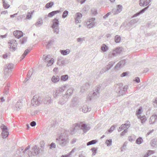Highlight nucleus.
I'll list each match as a JSON object with an SVG mask.
<instances>
[{
    "label": "nucleus",
    "instance_id": "20e7f679",
    "mask_svg": "<svg viewBox=\"0 0 157 157\" xmlns=\"http://www.w3.org/2000/svg\"><path fill=\"white\" fill-rule=\"evenodd\" d=\"M68 84H66L56 89L55 93L54 94V97L56 98L59 95L60 93L64 92L66 89L68 87Z\"/></svg>",
    "mask_w": 157,
    "mask_h": 157
},
{
    "label": "nucleus",
    "instance_id": "a19ab883",
    "mask_svg": "<svg viewBox=\"0 0 157 157\" xmlns=\"http://www.w3.org/2000/svg\"><path fill=\"white\" fill-rule=\"evenodd\" d=\"M97 142V141L96 140H93L87 143V145L89 146L95 144Z\"/></svg>",
    "mask_w": 157,
    "mask_h": 157
},
{
    "label": "nucleus",
    "instance_id": "9b49d317",
    "mask_svg": "<svg viewBox=\"0 0 157 157\" xmlns=\"http://www.w3.org/2000/svg\"><path fill=\"white\" fill-rule=\"evenodd\" d=\"M117 9H113L112 10V13L113 14H116L121 12L122 10V6L121 5H118L117 6Z\"/></svg>",
    "mask_w": 157,
    "mask_h": 157
},
{
    "label": "nucleus",
    "instance_id": "e433bc0d",
    "mask_svg": "<svg viewBox=\"0 0 157 157\" xmlns=\"http://www.w3.org/2000/svg\"><path fill=\"white\" fill-rule=\"evenodd\" d=\"M9 43H10L11 44V46H16L17 44L16 41L15 40H11L8 42Z\"/></svg>",
    "mask_w": 157,
    "mask_h": 157
},
{
    "label": "nucleus",
    "instance_id": "0e129e2a",
    "mask_svg": "<svg viewBox=\"0 0 157 157\" xmlns=\"http://www.w3.org/2000/svg\"><path fill=\"white\" fill-rule=\"evenodd\" d=\"M124 124H125V126L126 127L127 126L129 127L130 125V123L129 121H126L125 123Z\"/></svg>",
    "mask_w": 157,
    "mask_h": 157
},
{
    "label": "nucleus",
    "instance_id": "680f3d73",
    "mask_svg": "<svg viewBox=\"0 0 157 157\" xmlns=\"http://www.w3.org/2000/svg\"><path fill=\"white\" fill-rule=\"evenodd\" d=\"M10 87V84L9 83L7 84L6 86H5V90H8L9 87Z\"/></svg>",
    "mask_w": 157,
    "mask_h": 157
},
{
    "label": "nucleus",
    "instance_id": "58836bf2",
    "mask_svg": "<svg viewBox=\"0 0 157 157\" xmlns=\"http://www.w3.org/2000/svg\"><path fill=\"white\" fill-rule=\"evenodd\" d=\"M143 139L142 137H139L137 139L136 141V144H140L143 142Z\"/></svg>",
    "mask_w": 157,
    "mask_h": 157
},
{
    "label": "nucleus",
    "instance_id": "bf43d9fd",
    "mask_svg": "<svg viewBox=\"0 0 157 157\" xmlns=\"http://www.w3.org/2000/svg\"><path fill=\"white\" fill-rule=\"evenodd\" d=\"M31 14L29 12L26 15V18L27 19H30L31 18Z\"/></svg>",
    "mask_w": 157,
    "mask_h": 157
},
{
    "label": "nucleus",
    "instance_id": "c03bdc74",
    "mask_svg": "<svg viewBox=\"0 0 157 157\" xmlns=\"http://www.w3.org/2000/svg\"><path fill=\"white\" fill-rule=\"evenodd\" d=\"M153 151H148L144 155L143 157H148L151 155L153 154Z\"/></svg>",
    "mask_w": 157,
    "mask_h": 157
},
{
    "label": "nucleus",
    "instance_id": "6ab92c4d",
    "mask_svg": "<svg viewBox=\"0 0 157 157\" xmlns=\"http://www.w3.org/2000/svg\"><path fill=\"white\" fill-rule=\"evenodd\" d=\"M151 0H140L139 1V5L140 6H145L148 5Z\"/></svg>",
    "mask_w": 157,
    "mask_h": 157
},
{
    "label": "nucleus",
    "instance_id": "5fc2aeb1",
    "mask_svg": "<svg viewBox=\"0 0 157 157\" xmlns=\"http://www.w3.org/2000/svg\"><path fill=\"white\" fill-rule=\"evenodd\" d=\"M153 105L155 107H157V97L155 98V99L153 100Z\"/></svg>",
    "mask_w": 157,
    "mask_h": 157
},
{
    "label": "nucleus",
    "instance_id": "2eb2a0df",
    "mask_svg": "<svg viewBox=\"0 0 157 157\" xmlns=\"http://www.w3.org/2000/svg\"><path fill=\"white\" fill-rule=\"evenodd\" d=\"M115 63V62L113 61L109 62L107 66L103 69V70L104 72L108 71L113 66Z\"/></svg>",
    "mask_w": 157,
    "mask_h": 157
},
{
    "label": "nucleus",
    "instance_id": "ddd939ff",
    "mask_svg": "<svg viewBox=\"0 0 157 157\" xmlns=\"http://www.w3.org/2000/svg\"><path fill=\"white\" fill-rule=\"evenodd\" d=\"M126 63L125 59L122 60L117 63L115 67V68L117 70H119L121 68L123 67Z\"/></svg>",
    "mask_w": 157,
    "mask_h": 157
},
{
    "label": "nucleus",
    "instance_id": "b1692460",
    "mask_svg": "<svg viewBox=\"0 0 157 157\" xmlns=\"http://www.w3.org/2000/svg\"><path fill=\"white\" fill-rule=\"evenodd\" d=\"M53 24L52 26V28L59 27V21L58 20L55 18L52 21Z\"/></svg>",
    "mask_w": 157,
    "mask_h": 157
},
{
    "label": "nucleus",
    "instance_id": "49530a36",
    "mask_svg": "<svg viewBox=\"0 0 157 157\" xmlns=\"http://www.w3.org/2000/svg\"><path fill=\"white\" fill-rule=\"evenodd\" d=\"M139 118L140 119L141 122L142 123H144L146 120V117L145 116H140V117Z\"/></svg>",
    "mask_w": 157,
    "mask_h": 157
},
{
    "label": "nucleus",
    "instance_id": "6e6d98bb",
    "mask_svg": "<svg viewBox=\"0 0 157 157\" xmlns=\"http://www.w3.org/2000/svg\"><path fill=\"white\" fill-rule=\"evenodd\" d=\"M115 127L114 125L111 126L110 128L109 129L108 132L109 133L112 132L115 129Z\"/></svg>",
    "mask_w": 157,
    "mask_h": 157
},
{
    "label": "nucleus",
    "instance_id": "393cba45",
    "mask_svg": "<svg viewBox=\"0 0 157 157\" xmlns=\"http://www.w3.org/2000/svg\"><path fill=\"white\" fill-rule=\"evenodd\" d=\"M60 80V78L58 76L53 75L51 78L52 81L54 83L58 82Z\"/></svg>",
    "mask_w": 157,
    "mask_h": 157
},
{
    "label": "nucleus",
    "instance_id": "f03ea898",
    "mask_svg": "<svg viewBox=\"0 0 157 157\" xmlns=\"http://www.w3.org/2000/svg\"><path fill=\"white\" fill-rule=\"evenodd\" d=\"M13 67V65L9 63L7 65L4 69V77L6 78H9L11 75L12 70Z\"/></svg>",
    "mask_w": 157,
    "mask_h": 157
},
{
    "label": "nucleus",
    "instance_id": "79ce46f5",
    "mask_svg": "<svg viewBox=\"0 0 157 157\" xmlns=\"http://www.w3.org/2000/svg\"><path fill=\"white\" fill-rule=\"evenodd\" d=\"M142 108L141 107H140L139 109H138V111H137L136 112V114L137 117H138V118H139L140 117L141 115H140L141 113L142 112Z\"/></svg>",
    "mask_w": 157,
    "mask_h": 157
},
{
    "label": "nucleus",
    "instance_id": "72a5a7b5",
    "mask_svg": "<svg viewBox=\"0 0 157 157\" xmlns=\"http://www.w3.org/2000/svg\"><path fill=\"white\" fill-rule=\"evenodd\" d=\"M68 76L67 75H65L61 76L60 80L61 81H66L67 80Z\"/></svg>",
    "mask_w": 157,
    "mask_h": 157
},
{
    "label": "nucleus",
    "instance_id": "aec40b11",
    "mask_svg": "<svg viewBox=\"0 0 157 157\" xmlns=\"http://www.w3.org/2000/svg\"><path fill=\"white\" fill-rule=\"evenodd\" d=\"M13 35L16 38L19 39L23 36V33L21 31L17 30L14 31Z\"/></svg>",
    "mask_w": 157,
    "mask_h": 157
},
{
    "label": "nucleus",
    "instance_id": "774afa93",
    "mask_svg": "<svg viewBox=\"0 0 157 157\" xmlns=\"http://www.w3.org/2000/svg\"><path fill=\"white\" fill-rule=\"evenodd\" d=\"M111 13H112V11L108 13L104 16L103 18H107L108 17V16H109V15H110L111 14Z\"/></svg>",
    "mask_w": 157,
    "mask_h": 157
},
{
    "label": "nucleus",
    "instance_id": "a211bd4d",
    "mask_svg": "<svg viewBox=\"0 0 157 157\" xmlns=\"http://www.w3.org/2000/svg\"><path fill=\"white\" fill-rule=\"evenodd\" d=\"M137 22V21L136 20L133 19L131 20L130 22L127 25V27H129V29H132V28L134 27L136 25L135 24Z\"/></svg>",
    "mask_w": 157,
    "mask_h": 157
},
{
    "label": "nucleus",
    "instance_id": "0eeeda50",
    "mask_svg": "<svg viewBox=\"0 0 157 157\" xmlns=\"http://www.w3.org/2000/svg\"><path fill=\"white\" fill-rule=\"evenodd\" d=\"M41 147L40 148L37 147L36 145H35L34 146L32 149V150L34 152V153H33V155H36L43 152L44 146L43 145H41Z\"/></svg>",
    "mask_w": 157,
    "mask_h": 157
},
{
    "label": "nucleus",
    "instance_id": "4468645a",
    "mask_svg": "<svg viewBox=\"0 0 157 157\" xmlns=\"http://www.w3.org/2000/svg\"><path fill=\"white\" fill-rule=\"evenodd\" d=\"M95 20V18H92L89 20V21L87 23V25L88 28L89 29L93 27L95 25L94 21Z\"/></svg>",
    "mask_w": 157,
    "mask_h": 157
},
{
    "label": "nucleus",
    "instance_id": "ea45409f",
    "mask_svg": "<svg viewBox=\"0 0 157 157\" xmlns=\"http://www.w3.org/2000/svg\"><path fill=\"white\" fill-rule=\"evenodd\" d=\"M121 40L120 36L118 35H116L115 37V41L116 43H119Z\"/></svg>",
    "mask_w": 157,
    "mask_h": 157
},
{
    "label": "nucleus",
    "instance_id": "a18cd8bd",
    "mask_svg": "<svg viewBox=\"0 0 157 157\" xmlns=\"http://www.w3.org/2000/svg\"><path fill=\"white\" fill-rule=\"evenodd\" d=\"M54 4V3L52 2H50L47 3L45 6V7L47 8H49L51 7Z\"/></svg>",
    "mask_w": 157,
    "mask_h": 157
},
{
    "label": "nucleus",
    "instance_id": "412c9836",
    "mask_svg": "<svg viewBox=\"0 0 157 157\" xmlns=\"http://www.w3.org/2000/svg\"><path fill=\"white\" fill-rule=\"evenodd\" d=\"M157 120V116L155 115H153L150 118L149 123L150 124H152L155 123Z\"/></svg>",
    "mask_w": 157,
    "mask_h": 157
},
{
    "label": "nucleus",
    "instance_id": "473e14b6",
    "mask_svg": "<svg viewBox=\"0 0 157 157\" xmlns=\"http://www.w3.org/2000/svg\"><path fill=\"white\" fill-rule=\"evenodd\" d=\"M43 59L45 61H48L51 59V56L48 55H44L43 57Z\"/></svg>",
    "mask_w": 157,
    "mask_h": 157
},
{
    "label": "nucleus",
    "instance_id": "338daca9",
    "mask_svg": "<svg viewBox=\"0 0 157 157\" xmlns=\"http://www.w3.org/2000/svg\"><path fill=\"white\" fill-rule=\"evenodd\" d=\"M36 123L34 121H32L30 124V125L32 127H34L36 125Z\"/></svg>",
    "mask_w": 157,
    "mask_h": 157
},
{
    "label": "nucleus",
    "instance_id": "37998d69",
    "mask_svg": "<svg viewBox=\"0 0 157 157\" xmlns=\"http://www.w3.org/2000/svg\"><path fill=\"white\" fill-rule=\"evenodd\" d=\"M112 139L107 140L105 141V144L108 147H109L111 146L112 144Z\"/></svg>",
    "mask_w": 157,
    "mask_h": 157
},
{
    "label": "nucleus",
    "instance_id": "5701e85b",
    "mask_svg": "<svg viewBox=\"0 0 157 157\" xmlns=\"http://www.w3.org/2000/svg\"><path fill=\"white\" fill-rule=\"evenodd\" d=\"M56 63L57 65L59 66L64 65L65 61L63 58L59 57Z\"/></svg>",
    "mask_w": 157,
    "mask_h": 157
},
{
    "label": "nucleus",
    "instance_id": "1a4fd4ad",
    "mask_svg": "<svg viewBox=\"0 0 157 157\" xmlns=\"http://www.w3.org/2000/svg\"><path fill=\"white\" fill-rule=\"evenodd\" d=\"M40 100L39 97L37 95H34L32 99L31 103L32 105L33 106H36L39 105L40 104Z\"/></svg>",
    "mask_w": 157,
    "mask_h": 157
},
{
    "label": "nucleus",
    "instance_id": "cd10ccee",
    "mask_svg": "<svg viewBox=\"0 0 157 157\" xmlns=\"http://www.w3.org/2000/svg\"><path fill=\"white\" fill-rule=\"evenodd\" d=\"M149 8V6H148L144 9H142V10H140L139 12L137 13H136L133 16V17H136L140 14H142L145 11L147 10L148 8Z\"/></svg>",
    "mask_w": 157,
    "mask_h": 157
},
{
    "label": "nucleus",
    "instance_id": "e2e57ef3",
    "mask_svg": "<svg viewBox=\"0 0 157 157\" xmlns=\"http://www.w3.org/2000/svg\"><path fill=\"white\" fill-rule=\"evenodd\" d=\"M84 38H79L77 39V40L78 42H82V41L84 40Z\"/></svg>",
    "mask_w": 157,
    "mask_h": 157
},
{
    "label": "nucleus",
    "instance_id": "7ed1b4c3",
    "mask_svg": "<svg viewBox=\"0 0 157 157\" xmlns=\"http://www.w3.org/2000/svg\"><path fill=\"white\" fill-rule=\"evenodd\" d=\"M57 143L62 146H65L69 142V140L67 137L59 136L58 139H56Z\"/></svg>",
    "mask_w": 157,
    "mask_h": 157
},
{
    "label": "nucleus",
    "instance_id": "2f4dec72",
    "mask_svg": "<svg viewBox=\"0 0 157 157\" xmlns=\"http://www.w3.org/2000/svg\"><path fill=\"white\" fill-rule=\"evenodd\" d=\"M31 49L28 48L26 49L24 52L21 56V59H23L30 52Z\"/></svg>",
    "mask_w": 157,
    "mask_h": 157
},
{
    "label": "nucleus",
    "instance_id": "4be33fe9",
    "mask_svg": "<svg viewBox=\"0 0 157 157\" xmlns=\"http://www.w3.org/2000/svg\"><path fill=\"white\" fill-rule=\"evenodd\" d=\"M82 15L80 13H77L75 14V22L76 23H79V20L82 17Z\"/></svg>",
    "mask_w": 157,
    "mask_h": 157
},
{
    "label": "nucleus",
    "instance_id": "09e8293b",
    "mask_svg": "<svg viewBox=\"0 0 157 157\" xmlns=\"http://www.w3.org/2000/svg\"><path fill=\"white\" fill-rule=\"evenodd\" d=\"M97 150V148L93 147L91 149L92 152V155H95L96 151Z\"/></svg>",
    "mask_w": 157,
    "mask_h": 157
},
{
    "label": "nucleus",
    "instance_id": "69168bd1",
    "mask_svg": "<svg viewBox=\"0 0 157 157\" xmlns=\"http://www.w3.org/2000/svg\"><path fill=\"white\" fill-rule=\"evenodd\" d=\"M32 71L30 70L29 71V72L28 73V74L27 75V76H28V77L29 78V76L30 77L31 75H32Z\"/></svg>",
    "mask_w": 157,
    "mask_h": 157
},
{
    "label": "nucleus",
    "instance_id": "13d9d810",
    "mask_svg": "<svg viewBox=\"0 0 157 157\" xmlns=\"http://www.w3.org/2000/svg\"><path fill=\"white\" fill-rule=\"evenodd\" d=\"M129 72H123L122 74L121 75V77H125L128 74Z\"/></svg>",
    "mask_w": 157,
    "mask_h": 157
},
{
    "label": "nucleus",
    "instance_id": "39448f33",
    "mask_svg": "<svg viewBox=\"0 0 157 157\" xmlns=\"http://www.w3.org/2000/svg\"><path fill=\"white\" fill-rule=\"evenodd\" d=\"M0 128L2 130L1 136L3 139L6 138L9 135V132L6 126L4 124H2Z\"/></svg>",
    "mask_w": 157,
    "mask_h": 157
},
{
    "label": "nucleus",
    "instance_id": "8fccbe9b",
    "mask_svg": "<svg viewBox=\"0 0 157 157\" xmlns=\"http://www.w3.org/2000/svg\"><path fill=\"white\" fill-rule=\"evenodd\" d=\"M125 124H122L118 129V131L120 132L126 128V127L125 126Z\"/></svg>",
    "mask_w": 157,
    "mask_h": 157
},
{
    "label": "nucleus",
    "instance_id": "603ef678",
    "mask_svg": "<svg viewBox=\"0 0 157 157\" xmlns=\"http://www.w3.org/2000/svg\"><path fill=\"white\" fill-rule=\"evenodd\" d=\"M54 29V32L55 33H56V34L59 33V27L52 28Z\"/></svg>",
    "mask_w": 157,
    "mask_h": 157
},
{
    "label": "nucleus",
    "instance_id": "3c124183",
    "mask_svg": "<svg viewBox=\"0 0 157 157\" xmlns=\"http://www.w3.org/2000/svg\"><path fill=\"white\" fill-rule=\"evenodd\" d=\"M68 11L67 10L65 11L63 13L62 15V17L63 18H66L68 14Z\"/></svg>",
    "mask_w": 157,
    "mask_h": 157
},
{
    "label": "nucleus",
    "instance_id": "6e6552de",
    "mask_svg": "<svg viewBox=\"0 0 157 157\" xmlns=\"http://www.w3.org/2000/svg\"><path fill=\"white\" fill-rule=\"evenodd\" d=\"M119 89L118 94L119 96L122 95L124 94V91H126L128 89V86H125L124 87H122V84H119L117 85Z\"/></svg>",
    "mask_w": 157,
    "mask_h": 157
},
{
    "label": "nucleus",
    "instance_id": "de8ad7c7",
    "mask_svg": "<svg viewBox=\"0 0 157 157\" xmlns=\"http://www.w3.org/2000/svg\"><path fill=\"white\" fill-rule=\"evenodd\" d=\"M3 3L4 7L5 9H7L10 7V5L6 3L4 0H3Z\"/></svg>",
    "mask_w": 157,
    "mask_h": 157
},
{
    "label": "nucleus",
    "instance_id": "f3484780",
    "mask_svg": "<svg viewBox=\"0 0 157 157\" xmlns=\"http://www.w3.org/2000/svg\"><path fill=\"white\" fill-rule=\"evenodd\" d=\"M68 98H67L65 95L63 96L59 99L58 104L61 105H63L65 104L67 101Z\"/></svg>",
    "mask_w": 157,
    "mask_h": 157
},
{
    "label": "nucleus",
    "instance_id": "bb28decb",
    "mask_svg": "<svg viewBox=\"0 0 157 157\" xmlns=\"http://www.w3.org/2000/svg\"><path fill=\"white\" fill-rule=\"evenodd\" d=\"M91 109V108L90 107H88L87 105H84L82 107V111L84 113L90 111Z\"/></svg>",
    "mask_w": 157,
    "mask_h": 157
},
{
    "label": "nucleus",
    "instance_id": "f8f14e48",
    "mask_svg": "<svg viewBox=\"0 0 157 157\" xmlns=\"http://www.w3.org/2000/svg\"><path fill=\"white\" fill-rule=\"evenodd\" d=\"M74 90V89L72 87L69 88L66 92L65 94H64L65 96H66V97L67 98H69L71 97L73 94Z\"/></svg>",
    "mask_w": 157,
    "mask_h": 157
},
{
    "label": "nucleus",
    "instance_id": "c756f323",
    "mask_svg": "<svg viewBox=\"0 0 157 157\" xmlns=\"http://www.w3.org/2000/svg\"><path fill=\"white\" fill-rule=\"evenodd\" d=\"M60 12V10H56L53 11L50 13H49L48 14V17H51L55 14L57 13H59Z\"/></svg>",
    "mask_w": 157,
    "mask_h": 157
},
{
    "label": "nucleus",
    "instance_id": "423d86ee",
    "mask_svg": "<svg viewBox=\"0 0 157 157\" xmlns=\"http://www.w3.org/2000/svg\"><path fill=\"white\" fill-rule=\"evenodd\" d=\"M100 89L99 87H97L93 93H90L88 95L87 98V100L90 101L94 98L98 97L99 95V91Z\"/></svg>",
    "mask_w": 157,
    "mask_h": 157
},
{
    "label": "nucleus",
    "instance_id": "c9c22d12",
    "mask_svg": "<svg viewBox=\"0 0 157 157\" xmlns=\"http://www.w3.org/2000/svg\"><path fill=\"white\" fill-rule=\"evenodd\" d=\"M43 21L41 18H39L38 21L35 23V25L37 26L39 25H41L43 24Z\"/></svg>",
    "mask_w": 157,
    "mask_h": 157
},
{
    "label": "nucleus",
    "instance_id": "7c9ffc66",
    "mask_svg": "<svg viewBox=\"0 0 157 157\" xmlns=\"http://www.w3.org/2000/svg\"><path fill=\"white\" fill-rule=\"evenodd\" d=\"M109 49V47L105 44H102L101 47V50L103 52H107Z\"/></svg>",
    "mask_w": 157,
    "mask_h": 157
},
{
    "label": "nucleus",
    "instance_id": "864d4df0",
    "mask_svg": "<svg viewBox=\"0 0 157 157\" xmlns=\"http://www.w3.org/2000/svg\"><path fill=\"white\" fill-rule=\"evenodd\" d=\"M27 38L26 37H24L22 39L20 40V42L21 44H23L26 42L27 40Z\"/></svg>",
    "mask_w": 157,
    "mask_h": 157
},
{
    "label": "nucleus",
    "instance_id": "4d7b16f0",
    "mask_svg": "<svg viewBox=\"0 0 157 157\" xmlns=\"http://www.w3.org/2000/svg\"><path fill=\"white\" fill-rule=\"evenodd\" d=\"M128 132V128L125 129L124 131H123L120 134V136H124L125 134L126 133Z\"/></svg>",
    "mask_w": 157,
    "mask_h": 157
},
{
    "label": "nucleus",
    "instance_id": "4c0bfd02",
    "mask_svg": "<svg viewBox=\"0 0 157 157\" xmlns=\"http://www.w3.org/2000/svg\"><path fill=\"white\" fill-rule=\"evenodd\" d=\"M54 59L52 58L50 59L48 61H47L48 63L47 64L48 67L52 66L54 63Z\"/></svg>",
    "mask_w": 157,
    "mask_h": 157
},
{
    "label": "nucleus",
    "instance_id": "052dcab7",
    "mask_svg": "<svg viewBox=\"0 0 157 157\" xmlns=\"http://www.w3.org/2000/svg\"><path fill=\"white\" fill-rule=\"evenodd\" d=\"M56 147V144L54 143H52L50 145V149H51L52 148H55Z\"/></svg>",
    "mask_w": 157,
    "mask_h": 157
},
{
    "label": "nucleus",
    "instance_id": "c85d7f7f",
    "mask_svg": "<svg viewBox=\"0 0 157 157\" xmlns=\"http://www.w3.org/2000/svg\"><path fill=\"white\" fill-rule=\"evenodd\" d=\"M60 52L61 54L64 56H66L69 54L70 52V51L69 49L66 50H60Z\"/></svg>",
    "mask_w": 157,
    "mask_h": 157
},
{
    "label": "nucleus",
    "instance_id": "9d476101",
    "mask_svg": "<svg viewBox=\"0 0 157 157\" xmlns=\"http://www.w3.org/2000/svg\"><path fill=\"white\" fill-rule=\"evenodd\" d=\"M121 52V49L120 48H117L114 50H113L111 56L110 55H109V58H112L113 57L117 56V55L120 54Z\"/></svg>",
    "mask_w": 157,
    "mask_h": 157
},
{
    "label": "nucleus",
    "instance_id": "f704fd0d",
    "mask_svg": "<svg viewBox=\"0 0 157 157\" xmlns=\"http://www.w3.org/2000/svg\"><path fill=\"white\" fill-rule=\"evenodd\" d=\"M152 146L154 147L157 145V138H155L152 140L151 142Z\"/></svg>",
    "mask_w": 157,
    "mask_h": 157
},
{
    "label": "nucleus",
    "instance_id": "dca6fc26",
    "mask_svg": "<svg viewBox=\"0 0 157 157\" xmlns=\"http://www.w3.org/2000/svg\"><path fill=\"white\" fill-rule=\"evenodd\" d=\"M22 106V103L21 100H19L15 104L14 107V110L18 111L21 109Z\"/></svg>",
    "mask_w": 157,
    "mask_h": 157
},
{
    "label": "nucleus",
    "instance_id": "f257e3e1",
    "mask_svg": "<svg viewBox=\"0 0 157 157\" xmlns=\"http://www.w3.org/2000/svg\"><path fill=\"white\" fill-rule=\"evenodd\" d=\"M78 127L82 130L84 133H86L90 129V125L86 124L84 122H80L77 123L76 125L74 128L73 130H75V128Z\"/></svg>",
    "mask_w": 157,
    "mask_h": 157
},
{
    "label": "nucleus",
    "instance_id": "a878e982",
    "mask_svg": "<svg viewBox=\"0 0 157 157\" xmlns=\"http://www.w3.org/2000/svg\"><path fill=\"white\" fill-rule=\"evenodd\" d=\"M51 102V98L49 96H46L43 101L44 103L46 104H49Z\"/></svg>",
    "mask_w": 157,
    "mask_h": 157
}]
</instances>
